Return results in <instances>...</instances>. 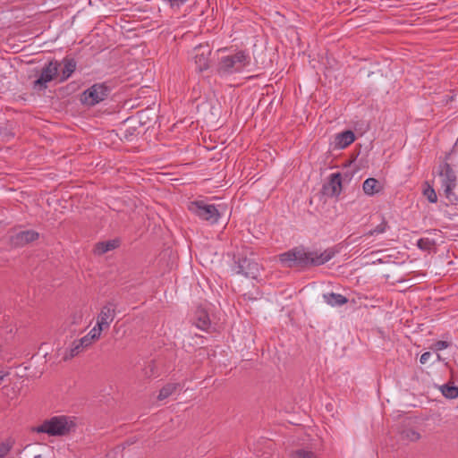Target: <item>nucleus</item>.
<instances>
[{
  "label": "nucleus",
  "mask_w": 458,
  "mask_h": 458,
  "mask_svg": "<svg viewBox=\"0 0 458 458\" xmlns=\"http://www.w3.org/2000/svg\"><path fill=\"white\" fill-rule=\"evenodd\" d=\"M4 375H0V382L4 379Z\"/></svg>",
  "instance_id": "obj_35"
},
{
  "label": "nucleus",
  "mask_w": 458,
  "mask_h": 458,
  "mask_svg": "<svg viewBox=\"0 0 458 458\" xmlns=\"http://www.w3.org/2000/svg\"><path fill=\"white\" fill-rule=\"evenodd\" d=\"M426 185L423 190V195L430 203H436L437 201V196L435 190L428 183H426Z\"/></svg>",
  "instance_id": "obj_28"
},
{
  "label": "nucleus",
  "mask_w": 458,
  "mask_h": 458,
  "mask_svg": "<svg viewBox=\"0 0 458 458\" xmlns=\"http://www.w3.org/2000/svg\"><path fill=\"white\" fill-rule=\"evenodd\" d=\"M363 191L366 195L373 196L383 190L382 184L375 178H368L362 184Z\"/></svg>",
  "instance_id": "obj_15"
},
{
  "label": "nucleus",
  "mask_w": 458,
  "mask_h": 458,
  "mask_svg": "<svg viewBox=\"0 0 458 458\" xmlns=\"http://www.w3.org/2000/svg\"><path fill=\"white\" fill-rule=\"evenodd\" d=\"M75 424L73 420L66 416H54L49 420H46L40 425L32 427L31 432L44 433L51 437L64 436L70 433Z\"/></svg>",
  "instance_id": "obj_3"
},
{
  "label": "nucleus",
  "mask_w": 458,
  "mask_h": 458,
  "mask_svg": "<svg viewBox=\"0 0 458 458\" xmlns=\"http://www.w3.org/2000/svg\"><path fill=\"white\" fill-rule=\"evenodd\" d=\"M84 318V313L81 309L73 310L68 318L70 325L80 326L81 325Z\"/></svg>",
  "instance_id": "obj_23"
},
{
  "label": "nucleus",
  "mask_w": 458,
  "mask_h": 458,
  "mask_svg": "<svg viewBox=\"0 0 458 458\" xmlns=\"http://www.w3.org/2000/svg\"><path fill=\"white\" fill-rule=\"evenodd\" d=\"M38 237V233L34 230L21 231L10 237V242L12 246L19 248L35 242Z\"/></svg>",
  "instance_id": "obj_9"
},
{
  "label": "nucleus",
  "mask_w": 458,
  "mask_h": 458,
  "mask_svg": "<svg viewBox=\"0 0 458 458\" xmlns=\"http://www.w3.org/2000/svg\"><path fill=\"white\" fill-rule=\"evenodd\" d=\"M63 64L64 68L62 70L60 81H66L76 69V62L72 58H64Z\"/></svg>",
  "instance_id": "obj_18"
},
{
  "label": "nucleus",
  "mask_w": 458,
  "mask_h": 458,
  "mask_svg": "<svg viewBox=\"0 0 458 458\" xmlns=\"http://www.w3.org/2000/svg\"><path fill=\"white\" fill-rule=\"evenodd\" d=\"M34 458H43L41 454H37L34 456Z\"/></svg>",
  "instance_id": "obj_34"
},
{
  "label": "nucleus",
  "mask_w": 458,
  "mask_h": 458,
  "mask_svg": "<svg viewBox=\"0 0 458 458\" xmlns=\"http://www.w3.org/2000/svg\"><path fill=\"white\" fill-rule=\"evenodd\" d=\"M108 92L109 89L104 83H96L82 92L81 102L83 105L93 106L103 101Z\"/></svg>",
  "instance_id": "obj_5"
},
{
  "label": "nucleus",
  "mask_w": 458,
  "mask_h": 458,
  "mask_svg": "<svg viewBox=\"0 0 458 458\" xmlns=\"http://www.w3.org/2000/svg\"><path fill=\"white\" fill-rule=\"evenodd\" d=\"M440 391L446 398L455 399L458 397V386H455L452 384H445L441 386Z\"/></svg>",
  "instance_id": "obj_20"
},
{
  "label": "nucleus",
  "mask_w": 458,
  "mask_h": 458,
  "mask_svg": "<svg viewBox=\"0 0 458 458\" xmlns=\"http://www.w3.org/2000/svg\"><path fill=\"white\" fill-rule=\"evenodd\" d=\"M178 384L175 383H168L164 387H162L159 391V394L157 395V399L160 401H163L169 397L170 395L174 393L176 388L178 387Z\"/></svg>",
  "instance_id": "obj_21"
},
{
  "label": "nucleus",
  "mask_w": 458,
  "mask_h": 458,
  "mask_svg": "<svg viewBox=\"0 0 458 458\" xmlns=\"http://www.w3.org/2000/svg\"><path fill=\"white\" fill-rule=\"evenodd\" d=\"M387 228V223L385 219L382 220V222L377 225L373 230L369 231L366 233L363 236L364 237H369L375 234H380L386 231Z\"/></svg>",
  "instance_id": "obj_27"
},
{
  "label": "nucleus",
  "mask_w": 458,
  "mask_h": 458,
  "mask_svg": "<svg viewBox=\"0 0 458 458\" xmlns=\"http://www.w3.org/2000/svg\"><path fill=\"white\" fill-rule=\"evenodd\" d=\"M115 318V305L114 303H107L102 307L98 318L97 322L106 329Z\"/></svg>",
  "instance_id": "obj_11"
},
{
  "label": "nucleus",
  "mask_w": 458,
  "mask_h": 458,
  "mask_svg": "<svg viewBox=\"0 0 458 458\" xmlns=\"http://www.w3.org/2000/svg\"><path fill=\"white\" fill-rule=\"evenodd\" d=\"M59 64L56 61L49 62L41 71L38 80L34 82V88L44 89L47 88V82L51 81L57 76Z\"/></svg>",
  "instance_id": "obj_6"
},
{
  "label": "nucleus",
  "mask_w": 458,
  "mask_h": 458,
  "mask_svg": "<svg viewBox=\"0 0 458 458\" xmlns=\"http://www.w3.org/2000/svg\"><path fill=\"white\" fill-rule=\"evenodd\" d=\"M251 57L249 52L239 50L220 56L216 71L220 76H229L242 72L250 65Z\"/></svg>",
  "instance_id": "obj_2"
},
{
  "label": "nucleus",
  "mask_w": 458,
  "mask_h": 458,
  "mask_svg": "<svg viewBox=\"0 0 458 458\" xmlns=\"http://www.w3.org/2000/svg\"><path fill=\"white\" fill-rule=\"evenodd\" d=\"M355 134L351 130H347L340 133H337L334 137V148L344 149L347 148L349 145H351L355 140Z\"/></svg>",
  "instance_id": "obj_12"
},
{
  "label": "nucleus",
  "mask_w": 458,
  "mask_h": 458,
  "mask_svg": "<svg viewBox=\"0 0 458 458\" xmlns=\"http://www.w3.org/2000/svg\"><path fill=\"white\" fill-rule=\"evenodd\" d=\"M448 346H449V344L447 342L437 341L433 344L432 349L438 352V351H442V350L447 348Z\"/></svg>",
  "instance_id": "obj_31"
},
{
  "label": "nucleus",
  "mask_w": 458,
  "mask_h": 458,
  "mask_svg": "<svg viewBox=\"0 0 458 458\" xmlns=\"http://www.w3.org/2000/svg\"><path fill=\"white\" fill-rule=\"evenodd\" d=\"M188 209L199 219L214 225L218 222L225 208L221 206L216 207L214 204H208L204 200H196L190 202Z\"/></svg>",
  "instance_id": "obj_4"
},
{
  "label": "nucleus",
  "mask_w": 458,
  "mask_h": 458,
  "mask_svg": "<svg viewBox=\"0 0 458 458\" xmlns=\"http://www.w3.org/2000/svg\"><path fill=\"white\" fill-rule=\"evenodd\" d=\"M439 175L441 177V185L456 186L457 178L454 171L448 163H445L440 167Z\"/></svg>",
  "instance_id": "obj_13"
},
{
  "label": "nucleus",
  "mask_w": 458,
  "mask_h": 458,
  "mask_svg": "<svg viewBox=\"0 0 458 458\" xmlns=\"http://www.w3.org/2000/svg\"><path fill=\"white\" fill-rule=\"evenodd\" d=\"M197 327L206 330L209 326V318L207 314L201 313L198 321L196 322Z\"/></svg>",
  "instance_id": "obj_29"
},
{
  "label": "nucleus",
  "mask_w": 458,
  "mask_h": 458,
  "mask_svg": "<svg viewBox=\"0 0 458 458\" xmlns=\"http://www.w3.org/2000/svg\"><path fill=\"white\" fill-rule=\"evenodd\" d=\"M323 299L325 302L332 307L343 306L348 302L345 296L335 293H324Z\"/></svg>",
  "instance_id": "obj_16"
},
{
  "label": "nucleus",
  "mask_w": 458,
  "mask_h": 458,
  "mask_svg": "<svg viewBox=\"0 0 458 458\" xmlns=\"http://www.w3.org/2000/svg\"><path fill=\"white\" fill-rule=\"evenodd\" d=\"M401 437L409 442H416L420 438V434L413 428H405L401 432Z\"/></svg>",
  "instance_id": "obj_22"
},
{
  "label": "nucleus",
  "mask_w": 458,
  "mask_h": 458,
  "mask_svg": "<svg viewBox=\"0 0 458 458\" xmlns=\"http://www.w3.org/2000/svg\"><path fill=\"white\" fill-rule=\"evenodd\" d=\"M89 346L87 342H84V338L81 337V339L72 341L68 347L60 349L58 351V356H60L63 360L66 361L76 357Z\"/></svg>",
  "instance_id": "obj_7"
},
{
  "label": "nucleus",
  "mask_w": 458,
  "mask_h": 458,
  "mask_svg": "<svg viewBox=\"0 0 458 458\" xmlns=\"http://www.w3.org/2000/svg\"><path fill=\"white\" fill-rule=\"evenodd\" d=\"M14 445L13 438H7L0 444V458H4Z\"/></svg>",
  "instance_id": "obj_25"
},
{
  "label": "nucleus",
  "mask_w": 458,
  "mask_h": 458,
  "mask_svg": "<svg viewBox=\"0 0 458 458\" xmlns=\"http://www.w3.org/2000/svg\"><path fill=\"white\" fill-rule=\"evenodd\" d=\"M455 187L456 186H449V185L442 186L445 198L452 204H457V202H458V197L454 192V190Z\"/></svg>",
  "instance_id": "obj_26"
},
{
  "label": "nucleus",
  "mask_w": 458,
  "mask_h": 458,
  "mask_svg": "<svg viewBox=\"0 0 458 458\" xmlns=\"http://www.w3.org/2000/svg\"><path fill=\"white\" fill-rule=\"evenodd\" d=\"M327 193L331 196H338L342 191V179L339 173L330 175L328 184L327 186Z\"/></svg>",
  "instance_id": "obj_14"
},
{
  "label": "nucleus",
  "mask_w": 458,
  "mask_h": 458,
  "mask_svg": "<svg viewBox=\"0 0 458 458\" xmlns=\"http://www.w3.org/2000/svg\"><path fill=\"white\" fill-rule=\"evenodd\" d=\"M335 252L332 249L323 251H306L302 248H293L279 255V260L285 267L321 266L329 261Z\"/></svg>",
  "instance_id": "obj_1"
},
{
  "label": "nucleus",
  "mask_w": 458,
  "mask_h": 458,
  "mask_svg": "<svg viewBox=\"0 0 458 458\" xmlns=\"http://www.w3.org/2000/svg\"><path fill=\"white\" fill-rule=\"evenodd\" d=\"M172 4H181L185 3L187 0H168Z\"/></svg>",
  "instance_id": "obj_33"
},
{
  "label": "nucleus",
  "mask_w": 458,
  "mask_h": 458,
  "mask_svg": "<svg viewBox=\"0 0 458 458\" xmlns=\"http://www.w3.org/2000/svg\"><path fill=\"white\" fill-rule=\"evenodd\" d=\"M106 329V327L97 322L95 327L86 335L83 336L84 342H87L88 344L92 345L97 340L100 338L102 331Z\"/></svg>",
  "instance_id": "obj_17"
},
{
  "label": "nucleus",
  "mask_w": 458,
  "mask_h": 458,
  "mask_svg": "<svg viewBox=\"0 0 458 458\" xmlns=\"http://www.w3.org/2000/svg\"><path fill=\"white\" fill-rule=\"evenodd\" d=\"M430 357H431V353L429 352H426L421 354V356L420 358V362L421 364H426L428 361Z\"/></svg>",
  "instance_id": "obj_32"
},
{
  "label": "nucleus",
  "mask_w": 458,
  "mask_h": 458,
  "mask_svg": "<svg viewBox=\"0 0 458 458\" xmlns=\"http://www.w3.org/2000/svg\"><path fill=\"white\" fill-rule=\"evenodd\" d=\"M417 245L421 250H429L431 247V242L428 239H420Z\"/></svg>",
  "instance_id": "obj_30"
},
{
  "label": "nucleus",
  "mask_w": 458,
  "mask_h": 458,
  "mask_svg": "<svg viewBox=\"0 0 458 458\" xmlns=\"http://www.w3.org/2000/svg\"><path fill=\"white\" fill-rule=\"evenodd\" d=\"M236 273L246 277L257 278L259 275V265L247 258L239 259Z\"/></svg>",
  "instance_id": "obj_8"
},
{
  "label": "nucleus",
  "mask_w": 458,
  "mask_h": 458,
  "mask_svg": "<svg viewBox=\"0 0 458 458\" xmlns=\"http://www.w3.org/2000/svg\"><path fill=\"white\" fill-rule=\"evenodd\" d=\"M211 50L208 46H198L194 48L193 59L199 72L207 70L209 67V55Z\"/></svg>",
  "instance_id": "obj_10"
},
{
  "label": "nucleus",
  "mask_w": 458,
  "mask_h": 458,
  "mask_svg": "<svg viewBox=\"0 0 458 458\" xmlns=\"http://www.w3.org/2000/svg\"><path fill=\"white\" fill-rule=\"evenodd\" d=\"M289 458H318L312 451L306 449H298L291 453Z\"/></svg>",
  "instance_id": "obj_24"
},
{
  "label": "nucleus",
  "mask_w": 458,
  "mask_h": 458,
  "mask_svg": "<svg viewBox=\"0 0 458 458\" xmlns=\"http://www.w3.org/2000/svg\"><path fill=\"white\" fill-rule=\"evenodd\" d=\"M118 246V242L115 240L98 242L95 247V252L98 255L106 253L109 250L115 249Z\"/></svg>",
  "instance_id": "obj_19"
}]
</instances>
